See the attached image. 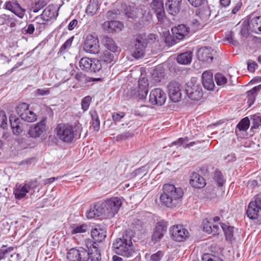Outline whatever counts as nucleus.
<instances>
[{
  "label": "nucleus",
  "mask_w": 261,
  "mask_h": 261,
  "mask_svg": "<svg viewBox=\"0 0 261 261\" xmlns=\"http://www.w3.org/2000/svg\"><path fill=\"white\" fill-rule=\"evenodd\" d=\"M184 192L180 188H176L174 185L167 184L163 187V193L160 197L161 204L167 207L178 206Z\"/></svg>",
  "instance_id": "obj_1"
},
{
  "label": "nucleus",
  "mask_w": 261,
  "mask_h": 261,
  "mask_svg": "<svg viewBox=\"0 0 261 261\" xmlns=\"http://www.w3.org/2000/svg\"><path fill=\"white\" fill-rule=\"evenodd\" d=\"M88 250L83 248H73L70 249L67 254V258L69 261H100L101 254L97 247L92 245Z\"/></svg>",
  "instance_id": "obj_2"
},
{
  "label": "nucleus",
  "mask_w": 261,
  "mask_h": 261,
  "mask_svg": "<svg viewBox=\"0 0 261 261\" xmlns=\"http://www.w3.org/2000/svg\"><path fill=\"white\" fill-rule=\"evenodd\" d=\"M82 124L79 122L74 123V125L69 124L60 123L58 124L56 130L59 140L66 143L73 142L77 136H80L82 130Z\"/></svg>",
  "instance_id": "obj_3"
},
{
  "label": "nucleus",
  "mask_w": 261,
  "mask_h": 261,
  "mask_svg": "<svg viewBox=\"0 0 261 261\" xmlns=\"http://www.w3.org/2000/svg\"><path fill=\"white\" fill-rule=\"evenodd\" d=\"M133 236L132 230H127L123 233L122 237L116 239L113 247L117 254L127 257L133 255L135 252L132 246Z\"/></svg>",
  "instance_id": "obj_4"
},
{
  "label": "nucleus",
  "mask_w": 261,
  "mask_h": 261,
  "mask_svg": "<svg viewBox=\"0 0 261 261\" xmlns=\"http://www.w3.org/2000/svg\"><path fill=\"white\" fill-rule=\"evenodd\" d=\"M125 15L127 18L135 20L138 16V13L141 14L140 24L144 26L147 25L152 19V14L145 6H143L140 9L134 7H127L125 9Z\"/></svg>",
  "instance_id": "obj_5"
},
{
  "label": "nucleus",
  "mask_w": 261,
  "mask_h": 261,
  "mask_svg": "<svg viewBox=\"0 0 261 261\" xmlns=\"http://www.w3.org/2000/svg\"><path fill=\"white\" fill-rule=\"evenodd\" d=\"M133 40L134 43L133 56L136 59L143 57L145 49L148 43L145 35L137 34L134 36Z\"/></svg>",
  "instance_id": "obj_6"
},
{
  "label": "nucleus",
  "mask_w": 261,
  "mask_h": 261,
  "mask_svg": "<svg viewBox=\"0 0 261 261\" xmlns=\"http://www.w3.org/2000/svg\"><path fill=\"white\" fill-rule=\"evenodd\" d=\"M83 49L90 54H97L99 51V44L97 36L89 34L85 38Z\"/></svg>",
  "instance_id": "obj_7"
},
{
  "label": "nucleus",
  "mask_w": 261,
  "mask_h": 261,
  "mask_svg": "<svg viewBox=\"0 0 261 261\" xmlns=\"http://www.w3.org/2000/svg\"><path fill=\"white\" fill-rule=\"evenodd\" d=\"M106 211V215L113 217L118 212L122 205L121 199L118 197H112L103 201Z\"/></svg>",
  "instance_id": "obj_8"
},
{
  "label": "nucleus",
  "mask_w": 261,
  "mask_h": 261,
  "mask_svg": "<svg viewBox=\"0 0 261 261\" xmlns=\"http://www.w3.org/2000/svg\"><path fill=\"white\" fill-rule=\"evenodd\" d=\"M186 93L190 99L194 101L200 100L203 96L201 85L198 83H194L192 81L187 84Z\"/></svg>",
  "instance_id": "obj_9"
},
{
  "label": "nucleus",
  "mask_w": 261,
  "mask_h": 261,
  "mask_svg": "<svg viewBox=\"0 0 261 261\" xmlns=\"http://www.w3.org/2000/svg\"><path fill=\"white\" fill-rule=\"evenodd\" d=\"M167 89L169 98L173 102H177L181 100V86L178 82L174 81L170 82Z\"/></svg>",
  "instance_id": "obj_10"
},
{
  "label": "nucleus",
  "mask_w": 261,
  "mask_h": 261,
  "mask_svg": "<svg viewBox=\"0 0 261 261\" xmlns=\"http://www.w3.org/2000/svg\"><path fill=\"white\" fill-rule=\"evenodd\" d=\"M167 222L163 220L156 223L151 237V240L154 244L160 242L162 239L167 231Z\"/></svg>",
  "instance_id": "obj_11"
},
{
  "label": "nucleus",
  "mask_w": 261,
  "mask_h": 261,
  "mask_svg": "<svg viewBox=\"0 0 261 261\" xmlns=\"http://www.w3.org/2000/svg\"><path fill=\"white\" fill-rule=\"evenodd\" d=\"M166 95L160 88H155L151 90L149 101L153 105L162 106L166 101Z\"/></svg>",
  "instance_id": "obj_12"
},
{
  "label": "nucleus",
  "mask_w": 261,
  "mask_h": 261,
  "mask_svg": "<svg viewBox=\"0 0 261 261\" xmlns=\"http://www.w3.org/2000/svg\"><path fill=\"white\" fill-rule=\"evenodd\" d=\"M173 240L177 242H181L189 236V231L182 225L173 226L170 230Z\"/></svg>",
  "instance_id": "obj_13"
},
{
  "label": "nucleus",
  "mask_w": 261,
  "mask_h": 261,
  "mask_svg": "<svg viewBox=\"0 0 261 261\" xmlns=\"http://www.w3.org/2000/svg\"><path fill=\"white\" fill-rule=\"evenodd\" d=\"M215 52L210 47H203L197 52V57L199 61L203 62H212Z\"/></svg>",
  "instance_id": "obj_14"
},
{
  "label": "nucleus",
  "mask_w": 261,
  "mask_h": 261,
  "mask_svg": "<svg viewBox=\"0 0 261 261\" xmlns=\"http://www.w3.org/2000/svg\"><path fill=\"white\" fill-rule=\"evenodd\" d=\"M46 119H42L40 122L32 125L28 132V135L32 138L39 137L45 130Z\"/></svg>",
  "instance_id": "obj_15"
},
{
  "label": "nucleus",
  "mask_w": 261,
  "mask_h": 261,
  "mask_svg": "<svg viewBox=\"0 0 261 261\" xmlns=\"http://www.w3.org/2000/svg\"><path fill=\"white\" fill-rule=\"evenodd\" d=\"M105 206L103 202L96 203L87 212L86 215L87 218L93 219L95 217H98L103 214L106 215Z\"/></svg>",
  "instance_id": "obj_16"
},
{
  "label": "nucleus",
  "mask_w": 261,
  "mask_h": 261,
  "mask_svg": "<svg viewBox=\"0 0 261 261\" xmlns=\"http://www.w3.org/2000/svg\"><path fill=\"white\" fill-rule=\"evenodd\" d=\"M150 7L156 14L158 21L162 22L165 18V10L163 0H153Z\"/></svg>",
  "instance_id": "obj_17"
},
{
  "label": "nucleus",
  "mask_w": 261,
  "mask_h": 261,
  "mask_svg": "<svg viewBox=\"0 0 261 261\" xmlns=\"http://www.w3.org/2000/svg\"><path fill=\"white\" fill-rule=\"evenodd\" d=\"M6 8L20 18L23 17L25 10L22 8L17 1H9L5 3Z\"/></svg>",
  "instance_id": "obj_18"
},
{
  "label": "nucleus",
  "mask_w": 261,
  "mask_h": 261,
  "mask_svg": "<svg viewBox=\"0 0 261 261\" xmlns=\"http://www.w3.org/2000/svg\"><path fill=\"white\" fill-rule=\"evenodd\" d=\"M148 92V81L146 77H140L138 81L137 96L140 99L146 98Z\"/></svg>",
  "instance_id": "obj_19"
},
{
  "label": "nucleus",
  "mask_w": 261,
  "mask_h": 261,
  "mask_svg": "<svg viewBox=\"0 0 261 261\" xmlns=\"http://www.w3.org/2000/svg\"><path fill=\"white\" fill-rule=\"evenodd\" d=\"M246 214L248 217L252 220L257 219L261 217L260 208H258L255 200L249 203Z\"/></svg>",
  "instance_id": "obj_20"
},
{
  "label": "nucleus",
  "mask_w": 261,
  "mask_h": 261,
  "mask_svg": "<svg viewBox=\"0 0 261 261\" xmlns=\"http://www.w3.org/2000/svg\"><path fill=\"white\" fill-rule=\"evenodd\" d=\"M182 1L167 0L165 6L168 13L172 15H175L178 13L181 9Z\"/></svg>",
  "instance_id": "obj_21"
},
{
  "label": "nucleus",
  "mask_w": 261,
  "mask_h": 261,
  "mask_svg": "<svg viewBox=\"0 0 261 261\" xmlns=\"http://www.w3.org/2000/svg\"><path fill=\"white\" fill-rule=\"evenodd\" d=\"M171 31L172 34L176 37V39L180 40L189 35L190 29L185 24H180L177 27L173 28Z\"/></svg>",
  "instance_id": "obj_22"
},
{
  "label": "nucleus",
  "mask_w": 261,
  "mask_h": 261,
  "mask_svg": "<svg viewBox=\"0 0 261 261\" xmlns=\"http://www.w3.org/2000/svg\"><path fill=\"white\" fill-rule=\"evenodd\" d=\"M123 28V24L116 20L106 21L102 24V28L109 33L119 32Z\"/></svg>",
  "instance_id": "obj_23"
},
{
  "label": "nucleus",
  "mask_w": 261,
  "mask_h": 261,
  "mask_svg": "<svg viewBox=\"0 0 261 261\" xmlns=\"http://www.w3.org/2000/svg\"><path fill=\"white\" fill-rule=\"evenodd\" d=\"M91 235L93 240V243L96 242L100 243L106 239L107 231L105 229L101 228L99 226L92 229L91 231Z\"/></svg>",
  "instance_id": "obj_24"
},
{
  "label": "nucleus",
  "mask_w": 261,
  "mask_h": 261,
  "mask_svg": "<svg viewBox=\"0 0 261 261\" xmlns=\"http://www.w3.org/2000/svg\"><path fill=\"white\" fill-rule=\"evenodd\" d=\"M9 121L13 133L15 135H20L23 130V123L21 120L15 116H11Z\"/></svg>",
  "instance_id": "obj_25"
},
{
  "label": "nucleus",
  "mask_w": 261,
  "mask_h": 261,
  "mask_svg": "<svg viewBox=\"0 0 261 261\" xmlns=\"http://www.w3.org/2000/svg\"><path fill=\"white\" fill-rule=\"evenodd\" d=\"M202 84L204 88L207 90H213L215 84L213 73L210 71H205L202 74Z\"/></svg>",
  "instance_id": "obj_26"
},
{
  "label": "nucleus",
  "mask_w": 261,
  "mask_h": 261,
  "mask_svg": "<svg viewBox=\"0 0 261 261\" xmlns=\"http://www.w3.org/2000/svg\"><path fill=\"white\" fill-rule=\"evenodd\" d=\"M247 20H250V30L255 33H261V16L253 17L251 14L247 16Z\"/></svg>",
  "instance_id": "obj_27"
},
{
  "label": "nucleus",
  "mask_w": 261,
  "mask_h": 261,
  "mask_svg": "<svg viewBox=\"0 0 261 261\" xmlns=\"http://www.w3.org/2000/svg\"><path fill=\"white\" fill-rule=\"evenodd\" d=\"M190 184L192 187L199 189L204 187L206 182L202 176L196 172H193L190 176Z\"/></svg>",
  "instance_id": "obj_28"
},
{
  "label": "nucleus",
  "mask_w": 261,
  "mask_h": 261,
  "mask_svg": "<svg viewBox=\"0 0 261 261\" xmlns=\"http://www.w3.org/2000/svg\"><path fill=\"white\" fill-rule=\"evenodd\" d=\"M102 42L107 49L106 50L119 54L120 49L112 38L108 36H103Z\"/></svg>",
  "instance_id": "obj_29"
},
{
  "label": "nucleus",
  "mask_w": 261,
  "mask_h": 261,
  "mask_svg": "<svg viewBox=\"0 0 261 261\" xmlns=\"http://www.w3.org/2000/svg\"><path fill=\"white\" fill-rule=\"evenodd\" d=\"M196 17L206 23L208 21L211 15V11L208 6H205L197 9L196 11Z\"/></svg>",
  "instance_id": "obj_30"
},
{
  "label": "nucleus",
  "mask_w": 261,
  "mask_h": 261,
  "mask_svg": "<svg viewBox=\"0 0 261 261\" xmlns=\"http://www.w3.org/2000/svg\"><path fill=\"white\" fill-rule=\"evenodd\" d=\"M119 54L110 51L109 50H105L99 57V60L106 64L111 63L117 58Z\"/></svg>",
  "instance_id": "obj_31"
},
{
  "label": "nucleus",
  "mask_w": 261,
  "mask_h": 261,
  "mask_svg": "<svg viewBox=\"0 0 261 261\" xmlns=\"http://www.w3.org/2000/svg\"><path fill=\"white\" fill-rule=\"evenodd\" d=\"M56 10L53 6H48L43 11L40 18L42 21H48L56 16Z\"/></svg>",
  "instance_id": "obj_32"
},
{
  "label": "nucleus",
  "mask_w": 261,
  "mask_h": 261,
  "mask_svg": "<svg viewBox=\"0 0 261 261\" xmlns=\"http://www.w3.org/2000/svg\"><path fill=\"white\" fill-rule=\"evenodd\" d=\"M16 19L13 14H4L0 16V25L6 24L7 26L14 27Z\"/></svg>",
  "instance_id": "obj_33"
},
{
  "label": "nucleus",
  "mask_w": 261,
  "mask_h": 261,
  "mask_svg": "<svg viewBox=\"0 0 261 261\" xmlns=\"http://www.w3.org/2000/svg\"><path fill=\"white\" fill-rule=\"evenodd\" d=\"M192 59V52L186 51L178 55L177 61L180 64L187 65L191 63Z\"/></svg>",
  "instance_id": "obj_34"
},
{
  "label": "nucleus",
  "mask_w": 261,
  "mask_h": 261,
  "mask_svg": "<svg viewBox=\"0 0 261 261\" xmlns=\"http://www.w3.org/2000/svg\"><path fill=\"white\" fill-rule=\"evenodd\" d=\"M260 89L261 85H259L254 87L246 92V95L248 97V103L249 106H251L254 103L257 92L259 91Z\"/></svg>",
  "instance_id": "obj_35"
},
{
  "label": "nucleus",
  "mask_w": 261,
  "mask_h": 261,
  "mask_svg": "<svg viewBox=\"0 0 261 261\" xmlns=\"http://www.w3.org/2000/svg\"><path fill=\"white\" fill-rule=\"evenodd\" d=\"M98 9L99 4L98 1H93L90 2L86 9V12L88 15L92 16L97 13Z\"/></svg>",
  "instance_id": "obj_36"
},
{
  "label": "nucleus",
  "mask_w": 261,
  "mask_h": 261,
  "mask_svg": "<svg viewBox=\"0 0 261 261\" xmlns=\"http://www.w3.org/2000/svg\"><path fill=\"white\" fill-rule=\"evenodd\" d=\"M222 229H223L226 239L227 241H231L233 239V228L232 226H227L224 223L221 224Z\"/></svg>",
  "instance_id": "obj_37"
},
{
  "label": "nucleus",
  "mask_w": 261,
  "mask_h": 261,
  "mask_svg": "<svg viewBox=\"0 0 261 261\" xmlns=\"http://www.w3.org/2000/svg\"><path fill=\"white\" fill-rule=\"evenodd\" d=\"M92 59L84 57L82 58L79 62V66L82 70L89 71L91 67Z\"/></svg>",
  "instance_id": "obj_38"
},
{
  "label": "nucleus",
  "mask_w": 261,
  "mask_h": 261,
  "mask_svg": "<svg viewBox=\"0 0 261 261\" xmlns=\"http://www.w3.org/2000/svg\"><path fill=\"white\" fill-rule=\"evenodd\" d=\"M90 114L92 120V126L95 130H98L100 125V120L98 114L95 110H91Z\"/></svg>",
  "instance_id": "obj_39"
},
{
  "label": "nucleus",
  "mask_w": 261,
  "mask_h": 261,
  "mask_svg": "<svg viewBox=\"0 0 261 261\" xmlns=\"http://www.w3.org/2000/svg\"><path fill=\"white\" fill-rule=\"evenodd\" d=\"M250 119L252 121V129L258 128L261 125V114H255L250 116Z\"/></svg>",
  "instance_id": "obj_40"
},
{
  "label": "nucleus",
  "mask_w": 261,
  "mask_h": 261,
  "mask_svg": "<svg viewBox=\"0 0 261 261\" xmlns=\"http://www.w3.org/2000/svg\"><path fill=\"white\" fill-rule=\"evenodd\" d=\"M205 24V23L197 17L191 21L190 29L192 31L195 32L203 27Z\"/></svg>",
  "instance_id": "obj_41"
},
{
  "label": "nucleus",
  "mask_w": 261,
  "mask_h": 261,
  "mask_svg": "<svg viewBox=\"0 0 261 261\" xmlns=\"http://www.w3.org/2000/svg\"><path fill=\"white\" fill-rule=\"evenodd\" d=\"M21 119L28 122H33L37 119V115L30 109L21 117Z\"/></svg>",
  "instance_id": "obj_42"
},
{
  "label": "nucleus",
  "mask_w": 261,
  "mask_h": 261,
  "mask_svg": "<svg viewBox=\"0 0 261 261\" xmlns=\"http://www.w3.org/2000/svg\"><path fill=\"white\" fill-rule=\"evenodd\" d=\"M250 125V120L248 117L243 118L237 124V127L240 131H246Z\"/></svg>",
  "instance_id": "obj_43"
},
{
  "label": "nucleus",
  "mask_w": 261,
  "mask_h": 261,
  "mask_svg": "<svg viewBox=\"0 0 261 261\" xmlns=\"http://www.w3.org/2000/svg\"><path fill=\"white\" fill-rule=\"evenodd\" d=\"M27 186L23 185L20 189H16L14 192L15 197L17 199L24 198L29 191L27 189Z\"/></svg>",
  "instance_id": "obj_44"
},
{
  "label": "nucleus",
  "mask_w": 261,
  "mask_h": 261,
  "mask_svg": "<svg viewBox=\"0 0 261 261\" xmlns=\"http://www.w3.org/2000/svg\"><path fill=\"white\" fill-rule=\"evenodd\" d=\"M91 67L89 71L93 72H97L99 71L102 68L101 62L100 60L96 59H92Z\"/></svg>",
  "instance_id": "obj_45"
},
{
  "label": "nucleus",
  "mask_w": 261,
  "mask_h": 261,
  "mask_svg": "<svg viewBox=\"0 0 261 261\" xmlns=\"http://www.w3.org/2000/svg\"><path fill=\"white\" fill-rule=\"evenodd\" d=\"M29 105L26 103L22 102L18 105L16 108V111L18 115L21 117L23 114L26 113L29 110Z\"/></svg>",
  "instance_id": "obj_46"
},
{
  "label": "nucleus",
  "mask_w": 261,
  "mask_h": 261,
  "mask_svg": "<svg viewBox=\"0 0 261 261\" xmlns=\"http://www.w3.org/2000/svg\"><path fill=\"white\" fill-rule=\"evenodd\" d=\"M188 140V139L187 137H186L184 138H180L177 141L173 142L172 143V145L179 144V145H183V147L186 148L190 147L193 146L195 144V142H191L189 143L185 144L184 143L185 142H187Z\"/></svg>",
  "instance_id": "obj_47"
},
{
  "label": "nucleus",
  "mask_w": 261,
  "mask_h": 261,
  "mask_svg": "<svg viewBox=\"0 0 261 261\" xmlns=\"http://www.w3.org/2000/svg\"><path fill=\"white\" fill-rule=\"evenodd\" d=\"M249 30H250V20H244L242 24L241 29L240 31V34L243 36H246L249 34Z\"/></svg>",
  "instance_id": "obj_48"
},
{
  "label": "nucleus",
  "mask_w": 261,
  "mask_h": 261,
  "mask_svg": "<svg viewBox=\"0 0 261 261\" xmlns=\"http://www.w3.org/2000/svg\"><path fill=\"white\" fill-rule=\"evenodd\" d=\"M35 20L36 21L35 24L36 31L40 33L45 29L46 23L39 16L36 17Z\"/></svg>",
  "instance_id": "obj_49"
},
{
  "label": "nucleus",
  "mask_w": 261,
  "mask_h": 261,
  "mask_svg": "<svg viewBox=\"0 0 261 261\" xmlns=\"http://www.w3.org/2000/svg\"><path fill=\"white\" fill-rule=\"evenodd\" d=\"M214 179L219 187L222 186L225 182V180L222 173L218 170L215 171Z\"/></svg>",
  "instance_id": "obj_50"
},
{
  "label": "nucleus",
  "mask_w": 261,
  "mask_h": 261,
  "mask_svg": "<svg viewBox=\"0 0 261 261\" xmlns=\"http://www.w3.org/2000/svg\"><path fill=\"white\" fill-rule=\"evenodd\" d=\"M164 77V73L162 71V69H155L152 72V77L156 82H160Z\"/></svg>",
  "instance_id": "obj_51"
},
{
  "label": "nucleus",
  "mask_w": 261,
  "mask_h": 261,
  "mask_svg": "<svg viewBox=\"0 0 261 261\" xmlns=\"http://www.w3.org/2000/svg\"><path fill=\"white\" fill-rule=\"evenodd\" d=\"M92 101V98L90 96H87L83 98L81 102L82 109L84 112L86 111L89 108Z\"/></svg>",
  "instance_id": "obj_52"
},
{
  "label": "nucleus",
  "mask_w": 261,
  "mask_h": 261,
  "mask_svg": "<svg viewBox=\"0 0 261 261\" xmlns=\"http://www.w3.org/2000/svg\"><path fill=\"white\" fill-rule=\"evenodd\" d=\"M215 79L217 84L222 86L227 83V79L221 73H217L215 75Z\"/></svg>",
  "instance_id": "obj_53"
},
{
  "label": "nucleus",
  "mask_w": 261,
  "mask_h": 261,
  "mask_svg": "<svg viewBox=\"0 0 261 261\" xmlns=\"http://www.w3.org/2000/svg\"><path fill=\"white\" fill-rule=\"evenodd\" d=\"M14 250L13 247H9L7 248H5V246H3L0 249V260L5 258L7 255L9 254Z\"/></svg>",
  "instance_id": "obj_54"
},
{
  "label": "nucleus",
  "mask_w": 261,
  "mask_h": 261,
  "mask_svg": "<svg viewBox=\"0 0 261 261\" xmlns=\"http://www.w3.org/2000/svg\"><path fill=\"white\" fill-rule=\"evenodd\" d=\"M180 40L176 39V37L175 35L168 34L165 37V42L169 46H172Z\"/></svg>",
  "instance_id": "obj_55"
},
{
  "label": "nucleus",
  "mask_w": 261,
  "mask_h": 261,
  "mask_svg": "<svg viewBox=\"0 0 261 261\" xmlns=\"http://www.w3.org/2000/svg\"><path fill=\"white\" fill-rule=\"evenodd\" d=\"M87 228V225L84 224L79 226H75L73 227L71 232L72 234L85 232L86 231Z\"/></svg>",
  "instance_id": "obj_56"
},
{
  "label": "nucleus",
  "mask_w": 261,
  "mask_h": 261,
  "mask_svg": "<svg viewBox=\"0 0 261 261\" xmlns=\"http://www.w3.org/2000/svg\"><path fill=\"white\" fill-rule=\"evenodd\" d=\"M134 136V134L132 132H124L121 134H119L117 136L116 138V140L117 141H120L122 140H125L129 138H132Z\"/></svg>",
  "instance_id": "obj_57"
},
{
  "label": "nucleus",
  "mask_w": 261,
  "mask_h": 261,
  "mask_svg": "<svg viewBox=\"0 0 261 261\" xmlns=\"http://www.w3.org/2000/svg\"><path fill=\"white\" fill-rule=\"evenodd\" d=\"M202 261H223L218 256L210 254H205L202 256Z\"/></svg>",
  "instance_id": "obj_58"
},
{
  "label": "nucleus",
  "mask_w": 261,
  "mask_h": 261,
  "mask_svg": "<svg viewBox=\"0 0 261 261\" xmlns=\"http://www.w3.org/2000/svg\"><path fill=\"white\" fill-rule=\"evenodd\" d=\"M0 126L5 129L7 126V118L4 111H0Z\"/></svg>",
  "instance_id": "obj_59"
},
{
  "label": "nucleus",
  "mask_w": 261,
  "mask_h": 261,
  "mask_svg": "<svg viewBox=\"0 0 261 261\" xmlns=\"http://www.w3.org/2000/svg\"><path fill=\"white\" fill-rule=\"evenodd\" d=\"M46 5V3L44 1H39L38 2L36 3L35 5L32 7L33 11L34 13H37L40 9L45 7Z\"/></svg>",
  "instance_id": "obj_60"
},
{
  "label": "nucleus",
  "mask_w": 261,
  "mask_h": 261,
  "mask_svg": "<svg viewBox=\"0 0 261 261\" xmlns=\"http://www.w3.org/2000/svg\"><path fill=\"white\" fill-rule=\"evenodd\" d=\"M73 38L74 37L72 36L70 37L69 39H68L67 40H66L65 42L61 46L60 49V51L63 52L66 50V49H69L71 45Z\"/></svg>",
  "instance_id": "obj_61"
},
{
  "label": "nucleus",
  "mask_w": 261,
  "mask_h": 261,
  "mask_svg": "<svg viewBox=\"0 0 261 261\" xmlns=\"http://www.w3.org/2000/svg\"><path fill=\"white\" fill-rule=\"evenodd\" d=\"M242 6V2L241 1H238L232 9L231 13H230V16H231L232 15L236 14L240 10Z\"/></svg>",
  "instance_id": "obj_62"
},
{
  "label": "nucleus",
  "mask_w": 261,
  "mask_h": 261,
  "mask_svg": "<svg viewBox=\"0 0 261 261\" xmlns=\"http://www.w3.org/2000/svg\"><path fill=\"white\" fill-rule=\"evenodd\" d=\"M74 78L80 82L85 83L89 81L86 75L81 72L76 73L74 75Z\"/></svg>",
  "instance_id": "obj_63"
},
{
  "label": "nucleus",
  "mask_w": 261,
  "mask_h": 261,
  "mask_svg": "<svg viewBox=\"0 0 261 261\" xmlns=\"http://www.w3.org/2000/svg\"><path fill=\"white\" fill-rule=\"evenodd\" d=\"M203 230L208 233L213 232L212 225L207 220H204L203 222Z\"/></svg>",
  "instance_id": "obj_64"
}]
</instances>
